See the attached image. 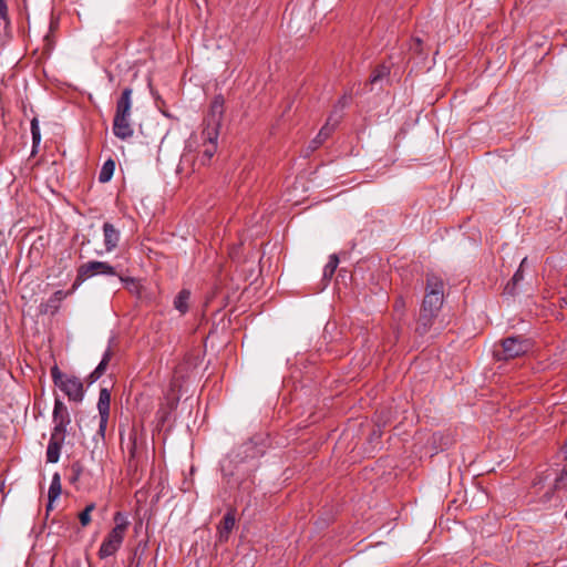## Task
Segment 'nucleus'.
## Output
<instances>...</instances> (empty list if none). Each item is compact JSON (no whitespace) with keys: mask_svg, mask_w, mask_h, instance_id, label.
<instances>
[{"mask_svg":"<svg viewBox=\"0 0 567 567\" xmlns=\"http://www.w3.org/2000/svg\"><path fill=\"white\" fill-rule=\"evenodd\" d=\"M339 264V259L336 255L330 256L329 261L324 266L323 276L324 277H331Z\"/></svg>","mask_w":567,"mask_h":567,"instance_id":"b1692460","label":"nucleus"},{"mask_svg":"<svg viewBox=\"0 0 567 567\" xmlns=\"http://www.w3.org/2000/svg\"><path fill=\"white\" fill-rule=\"evenodd\" d=\"M111 394L107 389H101L97 402L100 413V432H104L110 415Z\"/></svg>","mask_w":567,"mask_h":567,"instance_id":"6e6552de","label":"nucleus"},{"mask_svg":"<svg viewBox=\"0 0 567 567\" xmlns=\"http://www.w3.org/2000/svg\"><path fill=\"white\" fill-rule=\"evenodd\" d=\"M190 291L182 289L174 299V308L181 313L185 315L189 309Z\"/></svg>","mask_w":567,"mask_h":567,"instance_id":"dca6fc26","label":"nucleus"},{"mask_svg":"<svg viewBox=\"0 0 567 567\" xmlns=\"http://www.w3.org/2000/svg\"><path fill=\"white\" fill-rule=\"evenodd\" d=\"M330 121H331V117L328 120L326 125L320 130L318 135L310 143V147L312 151L317 150L329 137V135L333 131L336 124L338 123V120H336L334 123L332 125H330Z\"/></svg>","mask_w":567,"mask_h":567,"instance_id":"f3484780","label":"nucleus"},{"mask_svg":"<svg viewBox=\"0 0 567 567\" xmlns=\"http://www.w3.org/2000/svg\"><path fill=\"white\" fill-rule=\"evenodd\" d=\"M0 18L7 20L8 18V7L6 4V0H0Z\"/></svg>","mask_w":567,"mask_h":567,"instance_id":"bb28decb","label":"nucleus"},{"mask_svg":"<svg viewBox=\"0 0 567 567\" xmlns=\"http://www.w3.org/2000/svg\"><path fill=\"white\" fill-rule=\"evenodd\" d=\"M409 51H410L411 58L416 59L417 62L424 61L427 56V51H425L423 42L419 38L411 40V42L409 44Z\"/></svg>","mask_w":567,"mask_h":567,"instance_id":"a211bd4d","label":"nucleus"},{"mask_svg":"<svg viewBox=\"0 0 567 567\" xmlns=\"http://www.w3.org/2000/svg\"><path fill=\"white\" fill-rule=\"evenodd\" d=\"M560 480H567V467L563 470Z\"/></svg>","mask_w":567,"mask_h":567,"instance_id":"c85d7f7f","label":"nucleus"},{"mask_svg":"<svg viewBox=\"0 0 567 567\" xmlns=\"http://www.w3.org/2000/svg\"><path fill=\"white\" fill-rule=\"evenodd\" d=\"M439 315L420 310V316L416 321L415 333L420 337L427 334L434 326L435 319Z\"/></svg>","mask_w":567,"mask_h":567,"instance_id":"1a4fd4ad","label":"nucleus"},{"mask_svg":"<svg viewBox=\"0 0 567 567\" xmlns=\"http://www.w3.org/2000/svg\"><path fill=\"white\" fill-rule=\"evenodd\" d=\"M444 302V282L435 276L426 279L425 296L421 309L439 315Z\"/></svg>","mask_w":567,"mask_h":567,"instance_id":"7ed1b4c3","label":"nucleus"},{"mask_svg":"<svg viewBox=\"0 0 567 567\" xmlns=\"http://www.w3.org/2000/svg\"><path fill=\"white\" fill-rule=\"evenodd\" d=\"M96 275L115 276L116 271L113 266L105 261H87L81 265L78 269V276L75 282L73 284V290H75L81 285V282Z\"/></svg>","mask_w":567,"mask_h":567,"instance_id":"39448f33","label":"nucleus"},{"mask_svg":"<svg viewBox=\"0 0 567 567\" xmlns=\"http://www.w3.org/2000/svg\"><path fill=\"white\" fill-rule=\"evenodd\" d=\"M113 353L111 349H107L99 363V365L95 368V370L90 374V381L95 382L97 379H100L103 373L105 372L107 364L112 358Z\"/></svg>","mask_w":567,"mask_h":567,"instance_id":"6ab92c4d","label":"nucleus"},{"mask_svg":"<svg viewBox=\"0 0 567 567\" xmlns=\"http://www.w3.org/2000/svg\"><path fill=\"white\" fill-rule=\"evenodd\" d=\"M404 305H405V303H404V300H403V298H402V297L396 298V300H395V307H396L398 309L403 308V307H404Z\"/></svg>","mask_w":567,"mask_h":567,"instance_id":"cd10ccee","label":"nucleus"},{"mask_svg":"<svg viewBox=\"0 0 567 567\" xmlns=\"http://www.w3.org/2000/svg\"><path fill=\"white\" fill-rule=\"evenodd\" d=\"M73 291H74L73 288L69 292H64L62 290L55 291L45 303L40 305V312L45 313V315L47 313L54 315L60 308V302L64 298H66L68 295L72 293Z\"/></svg>","mask_w":567,"mask_h":567,"instance_id":"9d476101","label":"nucleus"},{"mask_svg":"<svg viewBox=\"0 0 567 567\" xmlns=\"http://www.w3.org/2000/svg\"><path fill=\"white\" fill-rule=\"evenodd\" d=\"M565 517L567 518V509H566V513H565Z\"/></svg>","mask_w":567,"mask_h":567,"instance_id":"7c9ffc66","label":"nucleus"},{"mask_svg":"<svg viewBox=\"0 0 567 567\" xmlns=\"http://www.w3.org/2000/svg\"><path fill=\"white\" fill-rule=\"evenodd\" d=\"M95 509V504L94 503H91L89 504L84 511H82L80 514H79V519H80V523L83 527L87 526L90 523H91V514L92 512Z\"/></svg>","mask_w":567,"mask_h":567,"instance_id":"5701e85b","label":"nucleus"},{"mask_svg":"<svg viewBox=\"0 0 567 567\" xmlns=\"http://www.w3.org/2000/svg\"><path fill=\"white\" fill-rule=\"evenodd\" d=\"M121 280H122V281H125V282H132V284L134 282V280H133V279H124V278H122V277H121Z\"/></svg>","mask_w":567,"mask_h":567,"instance_id":"c756f323","label":"nucleus"},{"mask_svg":"<svg viewBox=\"0 0 567 567\" xmlns=\"http://www.w3.org/2000/svg\"><path fill=\"white\" fill-rule=\"evenodd\" d=\"M202 136L204 140L202 163L207 164L217 151V138L210 140L208 135H204L203 133Z\"/></svg>","mask_w":567,"mask_h":567,"instance_id":"2eb2a0df","label":"nucleus"},{"mask_svg":"<svg viewBox=\"0 0 567 567\" xmlns=\"http://www.w3.org/2000/svg\"><path fill=\"white\" fill-rule=\"evenodd\" d=\"M31 133H32L33 146L39 145V143L41 141V134H40L39 122L37 118H33L31 121Z\"/></svg>","mask_w":567,"mask_h":567,"instance_id":"393cba45","label":"nucleus"},{"mask_svg":"<svg viewBox=\"0 0 567 567\" xmlns=\"http://www.w3.org/2000/svg\"><path fill=\"white\" fill-rule=\"evenodd\" d=\"M132 89L123 90L116 102L115 115L113 120V133L121 140H127L133 136L134 130L131 122L132 115Z\"/></svg>","mask_w":567,"mask_h":567,"instance_id":"f257e3e1","label":"nucleus"},{"mask_svg":"<svg viewBox=\"0 0 567 567\" xmlns=\"http://www.w3.org/2000/svg\"><path fill=\"white\" fill-rule=\"evenodd\" d=\"M389 75V69L382 65L380 69L375 70L373 75L371 76V84L377 83L380 80L386 79Z\"/></svg>","mask_w":567,"mask_h":567,"instance_id":"a878e982","label":"nucleus"},{"mask_svg":"<svg viewBox=\"0 0 567 567\" xmlns=\"http://www.w3.org/2000/svg\"><path fill=\"white\" fill-rule=\"evenodd\" d=\"M51 375L56 386L74 402H81L84 395L83 384L79 378L64 375L58 367L52 368Z\"/></svg>","mask_w":567,"mask_h":567,"instance_id":"20e7f679","label":"nucleus"},{"mask_svg":"<svg viewBox=\"0 0 567 567\" xmlns=\"http://www.w3.org/2000/svg\"><path fill=\"white\" fill-rule=\"evenodd\" d=\"M113 519L115 526L106 535L99 549L101 559L114 555L120 549L130 525L128 520L121 512H116Z\"/></svg>","mask_w":567,"mask_h":567,"instance_id":"f03ea898","label":"nucleus"},{"mask_svg":"<svg viewBox=\"0 0 567 567\" xmlns=\"http://www.w3.org/2000/svg\"><path fill=\"white\" fill-rule=\"evenodd\" d=\"M69 415L66 408L60 400H55L54 410H53V419L55 422L54 431L55 432H64L65 423L69 422Z\"/></svg>","mask_w":567,"mask_h":567,"instance_id":"ddd939ff","label":"nucleus"},{"mask_svg":"<svg viewBox=\"0 0 567 567\" xmlns=\"http://www.w3.org/2000/svg\"><path fill=\"white\" fill-rule=\"evenodd\" d=\"M526 261V258L523 259L520 267L515 271L514 276L512 277V280L507 282L505 286V293L514 296L516 293V286L519 281L524 279V272L522 270V267L524 266Z\"/></svg>","mask_w":567,"mask_h":567,"instance_id":"aec40b11","label":"nucleus"},{"mask_svg":"<svg viewBox=\"0 0 567 567\" xmlns=\"http://www.w3.org/2000/svg\"><path fill=\"white\" fill-rule=\"evenodd\" d=\"M60 494H61L60 475L58 473H55L52 477V482H51L49 493H48V496H49L48 507L49 508L51 507L52 502L55 501L60 496Z\"/></svg>","mask_w":567,"mask_h":567,"instance_id":"412c9836","label":"nucleus"},{"mask_svg":"<svg viewBox=\"0 0 567 567\" xmlns=\"http://www.w3.org/2000/svg\"><path fill=\"white\" fill-rule=\"evenodd\" d=\"M63 440V432H53L47 450V461L56 463L60 457L61 441Z\"/></svg>","mask_w":567,"mask_h":567,"instance_id":"9b49d317","label":"nucleus"},{"mask_svg":"<svg viewBox=\"0 0 567 567\" xmlns=\"http://www.w3.org/2000/svg\"><path fill=\"white\" fill-rule=\"evenodd\" d=\"M529 348L528 340L522 337H508L502 340V350L495 355L498 360H511L525 354Z\"/></svg>","mask_w":567,"mask_h":567,"instance_id":"0eeeda50","label":"nucleus"},{"mask_svg":"<svg viewBox=\"0 0 567 567\" xmlns=\"http://www.w3.org/2000/svg\"><path fill=\"white\" fill-rule=\"evenodd\" d=\"M236 523L235 513L229 511L224 516L220 525L218 526V537L220 542H226L231 533Z\"/></svg>","mask_w":567,"mask_h":567,"instance_id":"4468645a","label":"nucleus"},{"mask_svg":"<svg viewBox=\"0 0 567 567\" xmlns=\"http://www.w3.org/2000/svg\"><path fill=\"white\" fill-rule=\"evenodd\" d=\"M223 115L224 99L221 96H216L210 103L203 134L208 135L210 140L218 138Z\"/></svg>","mask_w":567,"mask_h":567,"instance_id":"423d86ee","label":"nucleus"},{"mask_svg":"<svg viewBox=\"0 0 567 567\" xmlns=\"http://www.w3.org/2000/svg\"><path fill=\"white\" fill-rule=\"evenodd\" d=\"M114 169H115V162L113 159H107L102 168H101V172H100V175H99V181L101 183H107L113 174H114Z\"/></svg>","mask_w":567,"mask_h":567,"instance_id":"4be33fe9","label":"nucleus"},{"mask_svg":"<svg viewBox=\"0 0 567 567\" xmlns=\"http://www.w3.org/2000/svg\"><path fill=\"white\" fill-rule=\"evenodd\" d=\"M104 245L107 252L113 251L120 241V231L110 223L103 225Z\"/></svg>","mask_w":567,"mask_h":567,"instance_id":"f8f14e48","label":"nucleus"}]
</instances>
